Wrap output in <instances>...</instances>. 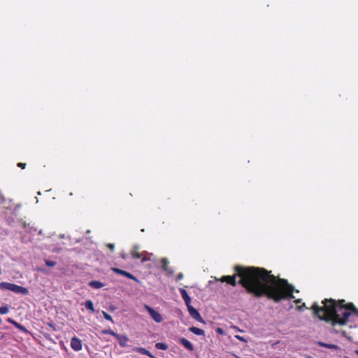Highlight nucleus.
<instances>
[{"instance_id":"obj_1","label":"nucleus","mask_w":358,"mask_h":358,"mask_svg":"<svg viewBox=\"0 0 358 358\" xmlns=\"http://www.w3.org/2000/svg\"><path fill=\"white\" fill-rule=\"evenodd\" d=\"M236 274L223 275L221 278H215L216 281L227 282L235 287L236 277H239L238 284L244 287L248 294L256 298L266 296L268 299L279 302L282 299L294 298V287L287 280L279 278L264 268L255 266L234 267Z\"/></svg>"},{"instance_id":"obj_2","label":"nucleus","mask_w":358,"mask_h":358,"mask_svg":"<svg viewBox=\"0 0 358 358\" xmlns=\"http://www.w3.org/2000/svg\"><path fill=\"white\" fill-rule=\"evenodd\" d=\"M322 306L314 303L310 309L315 317L320 320L331 322L332 326L346 325L352 313L358 315V309L352 303H346L344 299H324Z\"/></svg>"},{"instance_id":"obj_3","label":"nucleus","mask_w":358,"mask_h":358,"mask_svg":"<svg viewBox=\"0 0 358 358\" xmlns=\"http://www.w3.org/2000/svg\"><path fill=\"white\" fill-rule=\"evenodd\" d=\"M140 247L137 245H134L130 251L131 256L133 259H141L142 262H148L151 259L152 253H149L147 251L140 252Z\"/></svg>"},{"instance_id":"obj_4","label":"nucleus","mask_w":358,"mask_h":358,"mask_svg":"<svg viewBox=\"0 0 358 358\" xmlns=\"http://www.w3.org/2000/svg\"><path fill=\"white\" fill-rule=\"evenodd\" d=\"M0 288L1 289H7L10 290L14 293L22 294L26 295L29 293V291L27 288L17 285L14 283L2 282L0 283Z\"/></svg>"},{"instance_id":"obj_5","label":"nucleus","mask_w":358,"mask_h":358,"mask_svg":"<svg viewBox=\"0 0 358 358\" xmlns=\"http://www.w3.org/2000/svg\"><path fill=\"white\" fill-rule=\"evenodd\" d=\"M144 308L148 312L150 317L153 319L154 321H155L157 323H159L162 321V317L157 311H156L155 309H153L152 307H150L148 305H145Z\"/></svg>"},{"instance_id":"obj_6","label":"nucleus","mask_w":358,"mask_h":358,"mask_svg":"<svg viewBox=\"0 0 358 358\" xmlns=\"http://www.w3.org/2000/svg\"><path fill=\"white\" fill-rule=\"evenodd\" d=\"M111 270L117 274L124 275V276L127 277V278L133 280L137 282H139V280L133 274H131V273H129L124 270H122V269H120V268H118L116 267L111 268Z\"/></svg>"},{"instance_id":"obj_7","label":"nucleus","mask_w":358,"mask_h":358,"mask_svg":"<svg viewBox=\"0 0 358 358\" xmlns=\"http://www.w3.org/2000/svg\"><path fill=\"white\" fill-rule=\"evenodd\" d=\"M187 307L188 312L192 318H194L196 321L204 323L203 319L201 317L200 313H199V311L196 309H195L191 305H189V306H187Z\"/></svg>"},{"instance_id":"obj_8","label":"nucleus","mask_w":358,"mask_h":358,"mask_svg":"<svg viewBox=\"0 0 358 358\" xmlns=\"http://www.w3.org/2000/svg\"><path fill=\"white\" fill-rule=\"evenodd\" d=\"M70 345L75 351H80L83 348L82 341L76 336L71 338Z\"/></svg>"},{"instance_id":"obj_9","label":"nucleus","mask_w":358,"mask_h":358,"mask_svg":"<svg viewBox=\"0 0 358 358\" xmlns=\"http://www.w3.org/2000/svg\"><path fill=\"white\" fill-rule=\"evenodd\" d=\"M115 338L117 340L120 346H121L122 348H124L127 345L129 338L127 335H122L117 334Z\"/></svg>"},{"instance_id":"obj_10","label":"nucleus","mask_w":358,"mask_h":358,"mask_svg":"<svg viewBox=\"0 0 358 358\" xmlns=\"http://www.w3.org/2000/svg\"><path fill=\"white\" fill-rule=\"evenodd\" d=\"M179 291L183 300L185 301V305L187 306L191 305V298L188 295L187 292L183 288H180Z\"/></svg>"},{"instance_id":"obj_11","label":"nucleus","mask_w":358,"mask_h":358,"mask_svg":"<svg viewBox=\"0 0 358 358\" xmlns=\"http://www.w3.org/2000/svg\"><path fill=\"white\" fill-rule=\"evenodd\" d=\"M161 264H162V269L167 272L169 274H173V271L169 267V260L167 258H162L161 259Z\"/></svg>"},{"instance_id":"obj_12","label":"nucleus","mask_w":358,"mask_h":358,"mask_svg":"<svg viewBox=\"0 0 358 358\" xmlns=\"http://www.w3.org/2000/svg\"><path fill=\"white\" fill-rule=\"evenodd\" d=\"M7 322H9L10 324H12L13 325H14L17 329H18L20 331H22V332H24V333H28V330L22 325H21L20 324H19L18 322H17L15 320H13L12 318H10L8 317L7 319Z\"/></svg>"},{"instance_id":"obj_13","label":"nucleus","mask_w":358,"mask_h":358,"mask_svg":"<svg viewBox=\"0 0 358 358\" xmlns=\"http://www.w3.org/2000/svg\"><path fill=\"white\" fill-rule=\"evenodd\" d=\"M7 322H9L10 324H12L13 325H14L17 329H18L20 331H22V332H24V333H28V330L22 325H21L20 324H19L18 322H17L15 320H13L12 318H10L8 317L7 319Z\"/></svg>"},{"instance_id":"obj_14","label":"nucleus","mask_w":358,"mask_h":358,"mask_svg":"<svg viewBox=\"0 0 358 358\" xmlns=\"http://www.w3.org/2000/svg\"><path fill=\"white\" fill-rule=\"evenodd\" d=\"M179 343L182 344L189 351L194 350L193 345L185 338H180L179 340Z\"/></svg>"},{"instance_id":"obj_15","label":"nucleus","mask_w":358,"mask_h":358,"mask_svg":"<svg viewBox=\"0 0 358 358\" xmlns=\"http://www.w3.org/2000/svg\"><path fill=\"white\" fill-rule=\"evenodd\" d=\"M316 344L320 347H324V348H329L331 350H338L339 348V347L336 345L329 344V343H324L322 341H317Z\"/></svg>"},{"instance_id":"obj_16","label":"nucleus","mask_w":358,"mask_h":358,"mask_svg":"<svg viewBox=\"0 0 358 358\" xmlns=\"http://www.w3.org/2000/svg\"><path fill=\"white\" fill-rule=\"evenodd\" d=\"M189 331L197 336H204L205 335V331L203 329H199L196 327H189Z\"/></svg>"},{"instance_id":"obj_17","label":"nucleus","mask_w":358,"mask_h":358,"mask_svg":"<svg viewBox=\"0 0 358 358\" xmlns=\"http://www.w3.org/2000/svg\"><path fill=\"white\" fill-rule=\"evenodd\" d=\"M89 285L94 289H100L103 287V284L97 280H92L89 282Z\"/></svg>"},{"instance_id":"obj_18","label":"nucleus","mask_w":358,"mask_h":358,"mask_svg":"<svg viewBox=\"0 0 358 358\" xmlns=\"http://www.w3.org/2000/svg\"><path fill=\"white\" fill-rule=\"evenodd\" d=\"M134 350L141 355H147L148 357L151 356V353L150 352V351L144 348H135Z\"/></svg>"},{"instance_id":"obj_19","label":"nucleus","mask_w":358,"mask_h":358,"mask_svg":"<svg viewBox=\"0 0 358 358\" xmlns=\"http://www.w3.org/2000/svg\"><path fill=\"white\" fill-rule=\"evenodd\" d=\"M85 306L87 310H90L92 313L95 312L94 303L91 300L86 301L85 302Z\"/></svg>"},{"instance_id":"obj_20","label":"nucleus","mask_w":358,"mask_h":358,"mask_svg":"<svg viewBox=\"0 0 358 358\" xmlns=\"http://www.w3.org/2000/svg\"><path fill=\"white\" fill-rule=\"evenodd\" d=\"M155 348L157 350H166L169 348L168 345L164 343H157L155 344Z\"/></svg>"},{"instance_id":"obj_21","label":"nucleus","mask_w":358,"mask_h":358,"mask_svg":"<svg viewBox=\"0 0 358 358\" xmlns=\"http://www.w3.org/2000/svg\"><path fill=\"white\" fill-rule=\"evenodd\" d=\"M102 334L105 335H111L114 336L115 338L117 336V333L115 332L114 331L111 329H105L102 331Z\"/></svg>"},{"instance_id":"obj_22","label":"nucleus","mask_w":358,"mask_h":358,"mask_svg":"<svg viewBox=\"0 0 358 358\" xmlns=\"http://www.w3.org/2000/svg\"><path fill=\"white\" fill-rule=\"evenodd\" d=\"M102 314H103V317L106 320H108V321H110V322H111L113 323L114 322V321L113 320L112 317L109 314H108L106 312L102 311Z\"/></svg>"},{"instance_id":"obj_23","label":"nucleus","mask_w":358,"mask_h":358,"mask_svg":"<svg viewBox=\"0 0 358 358\" xmlns=\"http://www.w3.org/2000/svg\"><path fill=\"white\" fill-rule=\"evenodd\" d=\"M8 310H9V309L7 306L0 307V314L1 315H4V314L8 313Z\"/></svg>"},{"instance_id":"obj_24","label":"nucleus","mask_w":358,"mask_h":358,"mask_svg":"<svg viewBox=\"0 0 358 358\" xmlns=\"http://www.w3.org/2000/svg\"><path fill=\"white\" fill-rule=\"evenodd\" d=\"M45 264L48 266L53 267V266H55L57 264V263H56V262H54V261L46 260L45 261Z\"/></svg>"},{"instance_id":"obj_25","label":"nucleus","mask_w":358,"mask_h":358,"mask_svg":"<svg viewBox=\"0 0 358 358\" xmlns=\"http://www.w3.org/2000/svg\"><path fill=\"white\" fill-rule=\"evenodd\" d=\"M17 166L22 169H24L27 166V164L25 163L19 162L17 163Z\"/></svg>"},{"instance_id":"obj_26","label":"nucleus","mask_w":358,"mask_h":358,"mask_svg":"<svg viewBox=\"0 0 358 358\" xmlns=\"http://www.w3.org/2000/svg\"><path fill=\"white\" fill-rule=\"evenodd\" d=\"M183 273H180L178 274L177 277H176V280H180L181 279L183 278Z\"/></svg>"},{"instance_id":"obj_27","label":"nucleus","mask_w":358,"mask_h":358,"mask_svg":"<svg viewBox=\"0 0 358 358\" xmlns=\"http://www.w3.org/2000/svg\"><path fill=\"white\" fill-rule=\"evenodd\" d=\"M304 308H306V304L305 303H303L302 305L297 306V310H303Z\"/></svg>"},{"instance_id":"obj_28","label":"nucleus","mask_w":358,"mask_h":358,"mask_svg":"<svg viewBox=\"0 0 358 358\" xmlns=\"http://www.w3.org/2000/svg\"><path fill=\"white\" fill-rule=\"evenodd\" d=\"M107 247L111 250L113 251L115 248V245L113 243L107 244Z\"/></svg>"},{"instance_id":"obj_29","label":"nucleus","mask_w":358,"mask_h":358,"mask_svg":"<svg viewBox=\"0 0 358 358\" xmlns=\"http://www.w3.org/2000/svg\"><path fill=\"white\" fill-rule=\"evenodd\" d=\"M301 301H302L301 299H296L294 301V302H295V303L299 304V303H301Z\"/></svg>"},{"instance_id":"obj_30","label":"nucleus","mask_w":358,"mask_h":358,"mask_svg":"<svg viewBox=\"0 0 358 358\" xmlns=\"http://www.w3.org/2000/svg\"><path fill=\"white\" fill-rule=\"evenodd\" d=\"M238 339L241 340V341H243V338L242 337H241L240 336H236Z\"/></svg>"},{"instance_id":"obj_31","label":"nucleus","mask_w":358,"mask_h":358,"mask_svg":"<svg viewBox=\"0 0 358 358\" xmlns=\"http://www.w3.org/2000/svg\"><path fill=\"white\" fill-rule=\"evenodd\" d=\"M122 257L125 259H126V255H122Z\"/></svg>"},{"instance_id":"obj_32","label":"nucleus","mask_w":358,"mask_h":358,"mask_svg":"<svg viewBox=\"0 0 358 358\" xmlns=\"http://www.w3.org/2000/svg\"><path fill=\"white\" fill-rule=\"evenodd\" d=\"M217 331H218V332H221V331H222V329H220V328H218V329H217Z\"/></svg>"},{"instance_id":"obj_33","label":"nucleus","mask_w":358,"mask_h":358,"mask_svg":"<svg viewBox=\"0 0 358 358\" xmlns=\"http://www.w3.org/2000/svg\"><path fill=\"white\" fill-rule=\"evenodd\" d=\"M355 353H356V355H358V350H355Z\"/></svg>"},{"instance_id":"obj_34","label":"nucleus","mask_w":358,"mask_h":358,"mask_svg":"<svg viewBox=\"0 0 358 358\" xmlns=\"http://www.w3.org/2000/svg\"><path fill=\"white\" fill-rule=\"evenodd\" d=\"M236 358H240L239 357L236 356Z\"/></svg>"},{"instance_id":"obj_35","label":"nucleus","mask_w":358,"mask_h":358,"mask_svg":"<svg viewBox=\"0 0 358 358\" xmlns=\"http://www.w3.org/2000/svg\"><path fill=\"white\" fill-rule=\"evenodd\" d=\"M1 322V319L0 318V323Z\"/></svg>"}]
</instances>
